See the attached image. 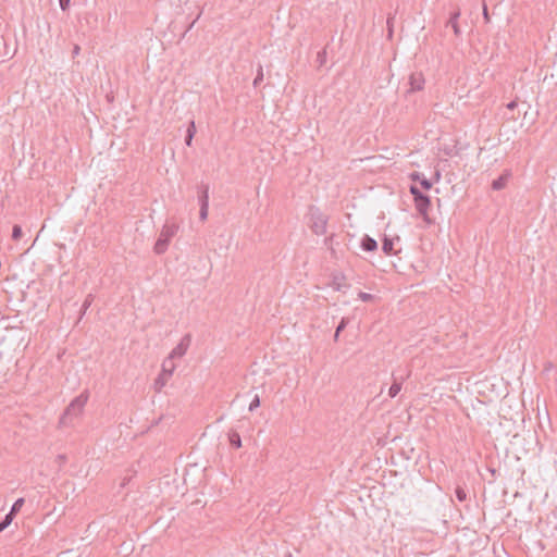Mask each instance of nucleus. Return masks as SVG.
I'll return each instance as SVG.
<instances>
[{
    "label": "nucleus",
    "instance_id": "20",
    "mask_svg": "<svg viewBox=\"0 0 557 557\" xmlns=\"http://www.w3.org/2000/svg\"><path fill=\"white\" fill-rule=\"evenodd\" d=\"M208 211H209V205H203V206H200V210H199V219L201 221H206L207 218H208Z\"/></svg>",
    "mask_w": 557,
    "mask_h": 557
},
{
    "label": "nucleus",
    "instance_id": "25",
    "mask_svg": "<svg viewBox=\"0 0 557 557\" xmlns=\"http://www.w3.org/2000/svg\"><path fill=\"white\" fill-rule=\"evenodd\" d=\"M393 20H394V15H388L387 17V29H388V35L392 36L393 34Z\"/></svg>",
    "mask_w": 557,
    "mask_h": 557
},
{
    "label": "nucleus",
    "instance_id": "35",
    "mask_svg": "<svg viewBox=\"0 0 557 557\" xmlns=\"http://www.w3.org/2000/svg\"><path fill=\"white\" fill-rule=\"evenodd\" d=\"M79 47L78 46H75L74 49H73V54L76 55L79 53Z\"/></svg>",
    "mask_w": 557,
    "mask_h": 557
},
{
    "label": "nucleus",
    "instance_id": "17",
    "mask_svg": "<svg viewBox=\"0 0 557 557\" xmlns=\"http://www.w3.org/2000/svg\"><path fill=\"white\" fill-rule=\"evenodd\" d=\"M24 503H25L24 498H22V497H21V498H17V499L14 502V504L12 505V507H11L10 511H11L12 513H15V515H16V513L21 510V508L23 507Z\"/></svg>",
    "mask_w": 557,
    "mask_h": 557
},
{
    "label": "nucleus",
    "instance_id": "9",
    "mask_svg": "<svg viewBox=\"0 0 557 557\" xmlns=\"http://www.w3.org/2000/svg\"><path fill=\"white\" fill-rule=\"evenodd\" d=\"M410 178L412 181L419 182L421 187L425 190H429L432 188V182L430 180H428L422 173L413 172L410 174Z\"/></svg>",
    "mask_w": 557,
    "mask_h": 557
},
{
    "label": "nucleus",
    "instance_id": "24",
    "mask_svg": "<svg viewBox=\"0 0 557 557\" xmlns=\"http://www.w3.org/2000/svg\"><path fill=\"white\" fill-rule=\"evenodd\" d=\"M259 406H260V398L258 395H255L253 399L251 400V403L249 405V410L253 411Z\"/></svg>",
    "mask_w": 557,
    "mask_h": 557
},
{
    "label": "nucleus",
    "instance_id": "3",
    "mask_svg": "<svg viewBox=\"0 0 557 557\" xmlns=\"http://www.w3.org/2000/svg\"><path fill=\"white\" fill-rule=\"evenodd\" d=\"M329 218L320 211L317 207L309 209V226L315 235H323L326 233Z\"/></svg>",
    "mask_w": 557,
    "mask_h": 557
},
{
    "label": "nucleus",
    "instance_id": "8",
    "mask_svg": "<svg viewBox=\"0 0 557 557\" xmlns=\"http://www.w3.org/2000/svg\"><path fill=\"white\" fill-rule=\"evenodd\" d=\"M460 14H461L460 9L457 8L454 12L450 13L449 20L447 22V26H450L453 28L454 34L456 36H459L461 33L459 24H458V18L460 16Z\"/></svg>",
    "mask_w": 557,
    "mask_h": 557
},
{
    "label": "nucleus",
    "instance_id": "31",
    "mask_svg": "<svg viewBox=\"0 0 557 557\" xmlns=\"http://www.w3.org/2000/svg\"><path fill=\"white\" fill-rule=\"evenodd\" d=\"M71 0H59L60 8L65 11L70 5Z\"/></svg>",
    "mask_w": 557,
    "mask_h": 557
},
{
    "label": "nucleus",
    "instance_id": "12",
    "mask_svg": "<svg viewBox=\"0 0 557 557\" xmlns=\"http://www.w3.org/2000/svg\"><path fill=\"white\" fill-rule=\"evenodd\" d=\"M198 189L199 206L209 205V185L202 184Z\"/></svg>",
    "mask_w": 557,
    "mask_h": 557
},
{
    "label": "nucleus",
    "instance_id": "27",
    "mask_svg": "<svg viewBox=\"0 0 557 557\" xmlns=\"http://www.w3.org/2000/svg\"><path fill=\"white\" fill-rule=\"evenodd\" d=\"M325 58H326V51L325 50H322V51L318 52V61L320 62L321 65L325 62Z\"/></svg>",
    "mask_w": 557,
    "mask_h": 557
},
{
    "label": "nucleus",
    "instance_id": "22",
    "mask_svg": "<svg viewBox=\"0 0 557 557\" xmlns=\"http://www.w3.org/2000/svg\"><path fill=\"white\" fill-rule=\"evenodd\" d=\"M348 323H349V319L343 318L336 327V333L341 334V332H343L345 330V327L347 326Z\"/></svg>",
    "mask_w": 557,
    "mask_h": 557
},
{
    "label": "nucleus",
    "instance_id": "23",
    "mask_svg": "<svg viewBox=\"0 0 557 557\" xmlns=\"http://www.w3.org/2000/svg\"><path fill=\"white\" fill-rule=\"evenodd\" d=\"M409 190L410 194L413 196V201L418 199V196L423 195V193L416 185H411Z\"/></svg>",
    "mask_w": 557,
    "mask_h": 557
},
{
    "label": "nucleus",
    "instance_id": "29",
    "mask_svg": "<svg viewBox=\"0 0 557 557\" xmlns=\"http://www.w3.org/2000/svg\"><path fill=\"white\" fill-rule=\"evenodd\" d=\"M11 523L4 518L0 521V533L3 532Z\"/></svg>",
    "mask_w": 557,
    "mask_h": 557
},
{
    "label": "nucleus",
    "instance_id": "6",
    "mask_svg": "<svg viewBox=\"0 0 557 557\" xmlns=\"http://www.w3.org/2000/svg\"><path fill=\"white\" fill-rule=\"evenodd\" d=\"M414 206L420 215L424 219H428L429 210L431 208V199L428 195L423 194L422 196H418V199L414 200Z\"/></svg>",
    "mask_w": 557,
    "mask_h": 557
},
{
    "label": "nucleus",
    "instance_id": "37",
    "mask_svg": "<svg viewBox=\"0 0 557 557\" xmlns=\"http://www.w3.org/2000/svg\"><path fill=\"white\" fill-rule=\"evenodd\" d=\"M335 289H336V290H341V289H342V285H341V284H337V285L335 286Z\"/></svg>",
    "mask_w": 557,
    "mask_h": 557
},
{
    "label": "nucleus",
    "instance_id": "13",
    "mask_svg": "<svg viewBox=\"0 0 557 557\" xmlns=\"http://www.w3.org/2000/svg\"><path fill=\"white\" fill-rule=\"evenodd\" d=\"M382 250L387 256L395 255L396 251L394 249V239L385 236L382 243Z\"/></svg>",
    "mask_w": 557,
    "mask_h": 557
},
{
    "label": "nucleus",
    "instance_id": "7",
    "mask_svg": "<svg viewBox=\"0 0 557 557\" xmlns=\"http://www.w3.org/2000/svg\"><path fill=\"white\" fill-rule=\"evenodd\" d=\"M410 91H419L423 89L424 77L422 73H412L409 77Z\"/></svg>",
    "mask_w": 557,
    "mask_h": 557
},
{
    "label": "nucleus",
    "instance_id": "38",
    "mask_svg": "<svg viewBox=\"0 0 557 557\" xmlns=\"http://www.w3.org/2000/svg\"><path fill=\"white\" fill-rule=\"evenodd\" d=\"M338 336H339V334H337V333L335 332V334H334V341H335V342H336V341H338Z\"/></svg>",
    "mask_w": 557,
    "mask_h": 557
},
{
    "label": "nucleus",
    "instance_id": "15",
    "mask_svg": "<svg viewBox=\"0 0 557 557\" xmlns=\"http://www.w3.org/2000/svg\"><path fill=\"white\" fill-rule=\"evenodd\" d=\"M508 175L504 174L500 175L498 178L494 180L492 183V188L494 190H500L503 189L507 184Z\"/></svg>",
    "mask_w": 557,
    "mask_h": 557
},
{
    "label": "nucleus",
    "instance_id": "26",
    "mask_svg": "<svg viewBox=\"0 0 557 557\" xmlns=\"http://www.w3.org/2000/svg\"><path fill=\"white\" fill-rule=\"evenodd\" d=\"M359 298H360L362 301H370V300H372V299H373V295L368 294V293L360 292V293H359Z\"/></svg>",
    "mask_w": 557,
    "mask_h": 557
},
{
    "label": "nucleus",
    "instance_id": "14",
    "mask_svg": "<svg viewBox=\"0 0 557 557\" xmlns=\"http://www.w3.org/2000/svg\"><path fill=\"white\" fill-rule=\"evenodd\" d=\"M228 441L230 445L234 448H240L242 447V438L239 433L236 430H230L228 434Z\"/></svg>",
    "mask_w": 557,
    "mask_h": 557
},
{
    "label": "nucleus",
    "instance_id": "28",
    "mask_svg": "<svg viewBox=\"0 0 557 557\" xmlns=\"http://www.w3.org/2000/svg\"><path fill=\"white\" fill-rule=\"evenodd\" d=\"M195 133H196L195 122H194V121H191V122L189 123V126H188V128H187L186 134H190L191 136H195Z\"/></svg>",
    "mask_w": 557,
    "mask_h": 557
},
{
    "label": "nucleus",
    "instance_id": "18",
    "mask_svg": "<svg viewBox=\"0 0 557 557\" xmlns=\"http://www.w3.org/2000/svg\"><path fill=\"white\" fill-rule=\"evenodd\" d=\"M92 301H94V295L88 294L85 301L83 302L81 315L85 314L86 310L90 307Z\"/></svg>",
    "mask_w": 557,
    "mask_h": 557
},
{
    "label": "nucleus",
    "instance_id": "5",
    "mask_svg": "<svg viewBox=\"0 0 557 557\" xmlns=\"http://www.w3.org/2000/svg\"><path fill=\"white\" fill-rule=\"evenodd\" d=\"M191 336L190 334H186L182 337L181 342L172 349L169 357L166 359H171L173 361L174 358H181L186 352L190 345Z\"/></svg>",
    "mask_w": 557,
    "mask_h": 557
},
{
    "label": "nucleus",
    "instance_id": "1",
    "mask_svg": "<svg viewBox=\"0 0 557 557\" xmlns=\"http://www.w3.org/2000/svg\"><path fill=\"white\" fill-rule=\"evenodd\" d=\"M89 393L88 391L82 392L78 396H76L65 408L63 413L59 419V426L72 428L75 425L76 420H78L83 412L84 408L88 401Z\"/></svg>",
    "mask_w": 557,
    "mask_h": 557
},
{
    "label": "nucleus",
    "instance_id": "4",
    "mask_svg": "<svg viewBox=\"0 0 557 557\" xmlns=\"http://www.w3.org/2000/svg\"><path fill=\"white\" fill-rule=\"evenodd\" d=\"M175 370V364L171 359H165L162 362L161 373L154 381V388L157 392H160L163 386H165L169 377L173 374Z\"/></svg>",
    "mask_w": 557,
    "mask_h": 557
},
{
    "label": "nucleus",
    "instance_id": "11",
    "mask_svg": "<svg viewBox=\"0 0 557 557\" xmlns=\"http://www.w3.org/2000/svg\"><path fill=\"white\" fill-rule=\"evenodd\" d=\"M361 248L364 251H375L377 249V243L374 238L369 235H364L361 239Z\"/></svg>",
    "mask_w": 557,
    "mask_h": 557
},
{
    "label": "nucleus",
    "instance_id": "30",
    "mask_svg": "<svg viewBox=\"0 0 557 557\" xmlns=\"http://www.w3.org/2000/svg\"><path fill=\"white\" fill-rule=\"evenodd\" d=\"M483 17L486 23L490 22V14H488L487 7H486L485 2L483 3Z\"/></svg>",
    "mask_w": 557,
    "mask_h": 557
},
{
    "label": "nucleus",
    "instance_id": "19",
    "mask_svg": "<svg viewBox=\"0 0 557 557\" xmlns=\"http://www.w3.org/2000/svg\"><path fill=\"white\" fill-rule=\"evenodd\" d=\"M455 496L459 502H465L467 499V493L461 486L456 487Z\"/></svg>",
    "mask_w": 557,
    "mask_h": 557
},
{
    "label": "nucleus",
    "instance_id": "10",
    "mask_svg": "<svg viewBox=\"0 0 557 557\" xmlns=\"http://www.w3.org/2000/svg\"><path fill=\"white\" fill-rule=\"evenodd\" d=\"M393 376H394V382L388 389V396L391 398L396 397L398 395V393L401 391L403 381L405 379L404 376L396 377L394 374H393Z\"/></svg>",
    "mask_w": 557,
    "mask_h": 557
},
{
    "label": "nucleus",
    "instance_id": "2",
    "mask_svg": "<svg viewBox=\"0 0 557 557\" xmlns=\"http://www.w3.org/2000/svg\"><path fill=\"white\" fill-rule=\"evenodd\" d=\"M178 228L180 226L177 223L166 221L153 247V251L157 255H162L168 250L169 244L178 232Z\"/></svg>",
    "mask_w": 557,
    "mask_h": 557
},
{
    "label": "nucleus",
    "instance_id": "36",
    "mask_svg": "<svg viewBox=\"0 0 557 557\" xmlns=\"http://www.w3.org/2000/svg\"><path fill=\"white\" fill-rule=\"evenodd\" d=\"M440 178H441V174H440V172H436V173H435V181H436V182H438V181H440Z\"/></svg>",
    "mask_w": 557,
    "mask_h": 557
},
{
    "label": "nucleus",
    "instance_id": "33",
    "mask_svg": "<svg viewBox=\"0 0 557 557\" xmlns=\"http://www.w3.org/2000/svg\"><path fill=\"white\" fill-rule=\"evenodd\" d=\"M193 138H194V136H191L190 134H186V136H185V144L187 146H191Z\"/></svg>",
    "mask_w": 557,
    "mask_h": 557
},
{
    "label": "nucleus",
    "instance_id": "32",
    "mask_svg": "<svg viewBox=\"0 0 557 557\" xmlns=\"http://www.w3.org/2000/svg\"><path fill=\"white\" fill-rule=\"evenodd\" d=\"M16 515L15 513H12L11 511H9L5 516H4V519L8 520L10 523H12L14 517Z\"/></svg>",
    "mask_w": 557,
    "mask_h": 557
},
{
    "label": "nucleus",
    "instance_id": "34",
    "mask_svg": "<svg viewBox=\"0 0 557 557\" xmlns=\"http://www.w3.org/2000/svg\"><path fill=\"white\" fill-rule=\"evenodd\" d=\"M516 107H517V102H516V101H510V102L507 104V108H508L509 110H513Z\"/></svg>",
    "mask_w": 557,
    "mask_h": 557
},
{
    "label": "nucleus",
    "instance_id": "21",
    "mask_svg": "<svg viewBox=\"0 0 557 557\" xmlns=\"http://www.w3.org/2000/svg\"><path fill=\"white\" fill-rule=\"evenodd\" d=\"M262 81H263V71H262V66L259 65L257 76L253 79V86L255 87L259 86Z\"/></svg>",
    "mask_w": 557,
    "mask_h": 557
},
{
    "label": "nucleus",
    "instance_id": "39",
    "mask_svg": "<svg viewBox=\"0 0 557 557\" xmlns=\"http://www.w3.org/2000/svg\"><path fill=\"white\" fill-rule=\"evenodd\" d=\"M286 557H292V554H290V553H288Z\"/></svg>",
    "mask_w": 557,
    "mask_h": 557
},
{
    "label": "nucleus",
    "instance_id": "16",
    "mask_svg": "<svg viewBox=\"0 0 557 557\" xmlns=\"http://www.w3.org/2000/svg\"><path fill=\"white\" fill-rule=\"evenodd\" d=\"M23 236L22 227L15 224L12 228V239L18 242Z\"/></svg>",
    "mask_w": 557,
    "mask_h": 557
}]
</instances>
